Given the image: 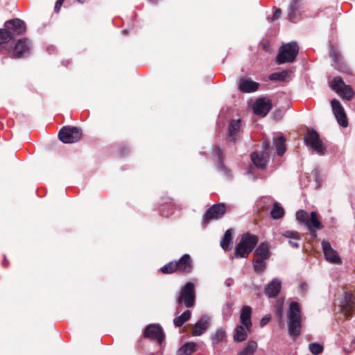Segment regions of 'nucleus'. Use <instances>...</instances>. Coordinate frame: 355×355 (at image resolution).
I'll return each mask as SVG.
<instances>
[{
	"label": "nucleus",
	"mask_w": 355,
	"mask_h": 355,
	"mask_svg": "<svg viewBox=\"0 0 355 355\" xmlns=\"http://www.w3.org/2000/svg\"><path fill=\"white\" fill-rule=\"evenodd\" d=\"M271 319V317L268 315H265L260 321V326L263 327L265 326Z\"/></svg>",
	"instance_id": "41"
},
{
	"label": "nucleus",
	"mask_w": 355,
	"mask_h": 355,
	"mask_svg": "<svg viewBox=\"0 0 355 355\" xmlns=\"http://www.w3.org/2000/svg\"><path fill=\"white\" fill-rule=\"evenodd\" d=\"M282 235L286 238L293 239L294 240L300 239V235L296 231H286L282 234Z\"/></svg>",
	"instance_id": "38"
},
{
	"label": "nucleus",
	"mask_w": 355,
	"mask_h": 355,
	"mask_svg": "<svg viewBox=\"0 0 355 355\" xmlns=\"http://www.w3.org/2000/svg\"><path fill=\"white\" fill-rule=\"evenodd\" d=\"M346 310H349L352 309V304H347L346 305V307H345Z\"/></svg>",
	"instance_id": "48"
},
{
	"label": "nucleus",
	"mask_w": 355,
	"mask_h": 355,
	"mask_svg": "<svg viewBox=\"0 0 355 355\" xmlns=\"http://www.w3.org/2000/svg\"><path fill=\"white\" fill-rule=\"evenodd\" d=\"M252 108L254 114L265 116L272 108L271 101L266 97L259 98L255 101Z\"/></svg>",
	"instance_id": "12"
},
{
	"label": "nucleus",
	"mask_w": 355,
	"mask_h": 355,
	"mask_svg": "<svg viewBox=\"0 0 355 355\" xmlns=\"http://www.w3.org/2000/svg\"><path fill=\"white\" fill-rule=\"evenodd\" d=\"M298 51V46H281L277 57V62L278 64H283L293 62Z\"/></svg>",
	"instance_id": "9"
},
{
	"label": "nucleus",
	"mask_w": 355,
	"mask_h": 355,
	"mask_svg": "<svg viewBox=\"0 0 355 355\" xmlns=\"http://www.w3.org/2000/svg\"><path fill=\"white\" fill-rule=\"evenodd\" d=\"M296 219L306 226L307 229L312 233L315 229L321 230L322 225L317 218V214L312 211L310 216L304 210H298L296 212Z\"/></svg>",
	"instance_id": "3"
},
{
	"label": "nucleus",
	"mask_w": 355,
	"mask_h": 355,
	"mask_svg": "<svg viewBox=\"0 0 355 355\" xmlns=\"http://www.w3.org/2000/svg\"><path fill=\"white\" fill-rule=\"evenodd\" d=\"M195 300V286L193 283L188 282L181 289L177 299L178 303H184L186 307L191 308L194 306Z\"/></svg>",
	"instance_id": "5"
},
{
	"label": "nucleus",
	"mask_w": 355,
	"mask_h": 355,
	"mask_svg": "<svg viewBox=\"0 0 355 355\" xmlns=\"http://www.w3.org/2000/svg\"><path fill=\"white\" fill-rule=\"evenodd\" d=\"M248 331L243 325L238 326L235 329V334L234 335V340L237 342H242L247 338Z\"/></svg>",
	"instance_id": "27"
},
{
	"label": "nucleus",
	"mask_w": 355,
	"mask_h": 355,
	"mask_svg": "<svg viewBox=\"0 0 355 355\" xmlns=\"http://www.w3.org/2000/svg\"><path fill=\"white\" fill-rule=\"evenodd\" d=\"M281 282L278 279H273L265 287L266 295L269 297H276L281 290Z\"/></svg>",
	"instance_id": "19"
},
{
	"label": "nucleus",
	"mask_w": 355,
	"mask_h": 355,
	"mask_svg": "<svg viewBox=\"0 0 355 355\" xmlns=\"http://www.w3.org/2000/svg\"><path fill=\"white\" fill-rule=\"evenodd\" d=\"M151 3H155L157 0H148Z\"/></svg>",
	"instance_id": "50"
},
{
	"label": "nucleus",
	"mask_w": 355,
	"mask_h": 355,
	"mask_svg": "<svg viewBox=\"0 0 355 355\" xmlns=\"http://www.w3.org/2000/svg\"><path fill=\"white\" fill-rule=\"evenodd\" d=\"M254 256L257 259L267 260L270 256V250L268 243H261L254 251Z\"/></svg>",
	"instance_id": "22"
},
{
	"label": "nucleus",
	"mask_w": 355,
	"mask_h": 355,
	"mask_svg": "<svg viewBox=\"0 0 355 355\" xmlns=\"http://www.w3.org/2000/svg\"><path fill=\"white\" fill-rule=\"evenodd\" d=\"M12 40L15 41V39L9 30L6 29V28L5 29H0V44H6Z\"/></svg>",
	"instance_id": "28"
},
{
	"label": "nucleus",
	"mask_w": 355,
	"mask_h": 355,
	"mask_svg": "<svg viewBox=\"0 0 355 355\" xmlns=\"http://www.w3.org/2000/svg\"><path fill=\"white\" fill-rule=\"evenodd\" d=\"M128 30H127V29H124V30H123V31H121V33H122L123 35H126V34L128 33Z\"/></svg>",
	"instance_id": "49"
},
{
	"label": "nucleus",
	"mask_w": 355,
	"mask_h": 355,
	"mask_svg": "<svg viewBox=\"0 0 355 355\" xmlns=\"http://www.w3.org/2000/svg\"><path fill=\"white\" fill-rule=\"evenodd\" d=\"M333 113L338 123L343 127L348 125V120L345 110L341 103L337 99L331 101Z\"/></svg>",
	"instance_id": "11"
},
{
	"label": "nucleus",
	"mask_w": 355,
	"mask_h": 355,
	"mask_svg": "<svg viewBox=\"0 0 355 355\" xmlns=\"http://www.w3.org/2000/svg\"><path fill=\"white\" fill-rule=\"evenodd\" d=\"M196 344L187 343L183 345L177 352V355H191L196 349Z\"/></svg>",
	"instance_id": "23"
},
{
	"label": "nucleus",
	"mask_w": 355,
	"mask_h": 355,
	"mask_svg": "<svg viewBox=\"0 0 355 355\" xmlns=\"http://www.w3.org/2000/svg\"><path fill=\"white\" fill-rule=\"evenodd\" d=\"M321 245L324 258L328 262L333 264H340L342 263L338 253L332 248L329 241H322Z\"/></svg>",
	"instance_id": "10"
},
{
	"label": "nucleus",
	"mask_w": 355,
	"mask_h": 355,
	"mask_svg": "<svg viewBox=\"0 0 355 355\" xmlns=\"http://www.w3.org/2000/svg\"><path fill=\"white\" fill-rule=\"evenodd\" d=\"M85 0H78V2L80 3H84Z\"/></svg>",
	"instance_id": "51"
},
{
	"label": "nucleus",
	"mask_w": 355,
	"mask_h": 355,
	"mask_svg": "<svg viewBox=\"0 0 355 355\" xmlns=\"http://www.w3.org/2000/svg\"><path fill=\"white\" fill-rule=\"evenodd\" d=\"M252 308L249 306H244L240 315V320L242 325L248 330H250L252 327L251 322Z\"/></svg>",
	"instance_id": "21"
},
{
	"label": "nucleus",
	"mask_w": 355,
	"mask_h": 355,
	"mask_svg": "<svg viewBox=\"0 0 355 355\" xmlns=\"http://www.w3.org/2000/svg\"><path fill=\"white\" fill-rule=\"evenodd\" d=\"M64 0H58L55 3L54 10L55 12H58L60 10V8L63 3Z\"/></svg>",
	"instance_id": "42"
},
{
	"label": "nucleus",
	"mask_w": 355,
	"mask_h": 355,
	"mask_svg": "<svg viewBox=\"0 0 355 355\" xmlns=\"http://www.w3.org/2000/svg\"><path fill=\"white\" fill-rule=\"evenodd\" d=\"M271 216L273 219L281 218L284 214V209L277 202H274L273 207L270 212Z\"/></svg>",
	"instance_id": "30"
},
{
	"label": "nucleus",
	"mask_w": 355,
	"mask_h": 355,
	"mask_svg": "<svg viewBox=\"0 0 355 355\" xmlns=\"http://www.w3.org/2000/svg\"><path fill=\"white\" fill-rule=\"evenodd\" d=\"M266 268V260L255 258L254 261V269L258 273H261Z\"/></svg>",
	"instance_id": "35"
},
{
	"label": "nucleus",
	"mask_w": 355,
	"mask_h": 355,
	"mask_svg": "<svg viewBox=\"0 0 355 355\" xmlns=\"http://www.w3.org/2000/svg\"><path fill=\"white\" fill-rule=\"evenodd\" d=\"M28 40L26 38L20 39L17 41V42L15 44H28Z\"/></svg>",
	"instance_id": "43"
},
{
	"label": "nucleus",
	"mask_w": 355,
	"mask_h": 355,
	"mask_svg": "<svg viewBox=\"0 0 355 355\" xmlns=\"http://www.w3.org/2000/svg\"><path fill=\"white\" fill-rule=\"evenodd\" d=\"M329 85L330 87L344 99L349 101L354 96L352 88L349 85H346L340 77L334 78L329 83Z\"/></svg>",
	"instance_id": "4"
},
{
	"label": "nucleus",
	"mask_w": 355,
	"mask_h": 355,
	"mask_svg": "<svg viewBox=\"0 0 355 355\" xmlns=\"http://www.w3.org/2000/svg\"><path fill=\"white\" fill-rule=\"evenodd\" d=\"M289 244L293 246V248H299V243L295 241H289Z\"/></svg>",
	"instance_id": "45"
},
{
	"label": "nucleus",
	"mask_w": 355,
	"mask_h": 355,
	"mask_svg": "<svg viewBox=\"0 0 355 355\" xmlns=\"http://www.w3.org/2000/svg\"><path fill=\"white\" fill-rule=\"evenodd\" d=\"M177 263L176 261H171L162 268H161V271L163 273L170 274L173 273L175 271H178L177 268Z\"/></svg>",
	"instance_id": "34"
},
{
	"label": "nucleus",
	"mask_w": 355,
	"mask_h": 355,
	"mask_svg": "<svg viewBox=\"0 0 355 355\" xmlns=\"http://www.w3.org/2000/svg\"><path fill=\"white\" fill-rule=\"evenodd\" d=\"M299 0H293L289 7L288 17L291 22H295L296 12L297 10V3Z\"/></svg>",
	"instance_id": "33"
},
{
	"label": "nucleus",
	"mask_w": 355,
	"mask_h": 355,
	"mask_svg": "<svg viewBox=\"0 0 355 355\" xmlns=\"http://www.w3.org/2000/svg\"><path fill=\"white\" fill-rule=\"evenodd\" d=\"M285 141L286 139L282 135L274 139L273 143L276 147L277 153L279 156L283 155L286 151Z\"/></svg>",
	"instance_id": "24"
},
{
	"label": "nucleus",
	"mask_w": 355,
	"mask_h": 355,
	"mask_svg": "<svg viewBox=\"0 0 355 355\" xmlns=\"http://www.w3.org/2000/svg\"><path fill=\"white\" fill-rule=\"evenodd\" d=\"M225 212V207L223 203L214 205L210 207L204 217L205 223H208L209 220L213 219L220 218L223 216Z\"/></svg>",
	"instance_id": "16"
},
{
	"label": "nucleus",
	"mask_w": 355,
	"mask_h": 355,
	"mask_svg": "<svg viewBox=\"0 0 355 355\" xmlns=\"http://www.w3.org/2000/svg\"><path fill=\"white\" fill-rule=\"evenodd\" d=\"M280 15H281V10L276 9L274 11L272 16L270 18V21H274L277 20V19H279Z\"/></svg>",
	"instance_id": "40"
},
{
	"label": "nucleus",
	"mask_w": 355,
	"mask_h": 355,
	"mask_svg": "<svg viewBox=\"0 0 355 355\" xmlns=\"http://www.w3.org/2000/svg\"><path fill=\"white\" fill-rule=\"evenodd\" d=\"M81 136V129L76 127H63L58 134L59 139L65 144L77 142Z\"/></svg>",
	"instance_id": "7"
},
{
	"label": "nucleus",
	"mask_w": 355,
	"mask_h": 355,
	"mask_svg": "<svg viewBox=\"0 0 355 355\" xmlns=\"http://www.w3.org/2000/svg\"><path fill=\"white\" fill-rule=\"evenodd\" d=\"M232 230L230 229L225 232L224 236L220 241V246L225 250H229L230 249V245L232 241Z\"/></svg>",
	"instance_id": "26"
},
{
	"label": "nucleus",
	"mask_w": 355,
	"mask_h": 355,
	"mask_svg": "<svg viewBox=\"0 0 355 355\" xmlns=\"http://www.w3.org/2000/svg\"><path fill=\"white\" fill-rule=\"evenodd\" d=\"M0 52L8 53L12 57L19 58L29 53L27 46H0Z\"/></svg>",
	"instance_id": "13"
},
{
	"label": "nucleus",
	"mask_w": 355,
	"mask_h": 355,
	"mask_svg": "<svg viewBox=\"0 0 355 355\" xmlns=\"http://www.w3.org/2000/svg\"><path fill=\"white\" fill-rule=\"evenodd\" d=\"M241 130V120H233L231 121L230 128H229V133L230 137L232 140H235L237 134Z\"/></svg>",
	"instance_id": "25"
},
{
	"label": "nucleus",
	"mask_w": 355,
	"mask_h": 355,
	"mask_svg": "<svg viewBox=\"0 0 355 355\" xmlns=\"http://www.w3.org/2000/svg\"><path fill=\"white\" fill-rule=\"evenodd\" d=\"M282 44H289V45H291V44H297V43L295 41H291V42H287V43L282 42Z\"/></svg>",
	"instance_id": "46"
},
{
	"label": "nucleus",
	"mask_w": 355,
	"mask_h": 355,
	"mask_svg": "<svg viewBox=\"0 0 355 355\" xmlns=\"http://www.w3.org/2000/svg\"><path fill=\"white\" fill-rule=\"evenodd\" d=\"M309 348L313 354H319L323 351V346L317 343H310Z\"/></svg>",
	"instance_id": "37"
},
{
	"label": "nucleus",
	"mask_w": 355,
	"mask_h": 355,
	"mask_svg": "<svg viewBox=\"0 0 355 355\" xmlns=\"http://www.w3.org/2000/svg\"><path fill=\"white\" fill-rule=\"evenodd\" d=\"M5 27L6 29L9 30L14 36L21 35L26 31V24L24 21L18 18L7 21L5 23Z\"/></svg>",
	"instance_id": "15"
},
{
	"label": "nucleus",
	"mask_w": 355,
	"mask_h": 355,
	"mask_svg": "<svg viewBox=\"0 0 355 355\" xmlns=\"http://www.w3.org/2000/svg\"><path fill=\"white\" fill-rule=\"evenodd\" d=\"M231 284H232V282H231V281H230V280H227V281L225 282V285H226L227 286H231Z\"/></svg>",
	"instance_id": "47"
},
{
	"label": "nucleus",
	"mask_w": 355,
	"mask_h": 355,
	"mask_svg": "<svg viewBox=\"0 0 355 355\" xmlns=\"http://www.w3.org/2000/svg\"><path fill=\"white\" fill-rule=\"evenodd\" d=\"M209 319L207 317H202L194 325L192 334L194 336H201L209 327Z\"/></svg>",
	"instance_id": "20"
},
{
	"label": "nucleus",
	"mask_w": 355,
	"mask_h": 355,
	"mask_svg": "<svg viewBox=\"0 0 355 355\" xmlns=\"http://www.w3.org/2000/svg\"><path fill=\"white\" fill-rule=\"evenodd\" d=\"M261 151L259 153L254 152L251 154V159L253 164L259 168H266L270 154V146L268 141H265L262 144Z\"/></svg>",
	"instance_id": "6"
},
{
	"label": "nucleus",
	"mask_w": 355,
	"mask_h": 355,
	"mask_svg": "<svg viewBox=\"0 0 355 355\" xmlns=\"http://www.w3.org/2000/svg\"><path fill=\"white\" fill-rule=\"evenodd\" d=\"M288 319L290 335L297 336L300 334L301 327L300 310L297 302H293L291 303L288 311Z\"/></svg>",
	"instance_id": "2"
},
{
	"label": "nucleus",
	"mask_w": 355,
	"mask_h": 355,
	"mask_svg": "<svg viewBox=\"0 0 355 355\" xmlns=\"http://www.w3.org/2000/svg\"><path fill=\"white\" fill-rule=\"evenodd\" d=\"M225 331L223 328H219L211 336V340L214 344H218L222 342L225 338Z\"/></svg>",
	"instance_id": "32"
},
{
	"label": "nucleus",
	"mask_w": 355,
	"mask_h": 355,
	"mask_svg": "<svg viewBox=\"0 0 355 355\" xmlns=\"http://www.w3.org/2000/svg\"><path fill=\"white\" fill-rule=\"evenodd\" d=\"M306 144L311 147V148L316 152L320 155H323L325 153V148L320 139L318 133L313 130H309L306 135L304 137Z\"/></svg>",
	"instance_id": "8"
},
{
	"label": "nucleus",
	"mask_w": 355,
	"mask_h": 355,
	"mask_svg": "<svg viewBox=\"0 0 355 355\" xmlns=\"http://www.w3.org/2000/svg\"><path fill=\"white\" fill-rule=\"evenodd\" d=\"M191 315V313L189 310L185 311L181 315L174 318V324L178 327L182 326L185 322L188 321L190 319Z\"/></svg>",
	"instance_id": "29"
},
{
	"label": "nucleus",
	"mask_w": 355,
	"mask_h": 355,
	"mask_svg": "<svg viewBox=\"0 0 355 355\" xmlns=\"http://www.w3.org/2000/svg\"><path fill=\"white\" fill-rule=\"evenodd\" d=\"M144 336L156 340L161 344L164 339V334L162 327L158 324H149L145 329Z\"/></svg>",
	"instance_id": "14"
},
{
	"label": "nucleus",
	"mask_w": 355,
	"mask_h": 355,
	"mask_svg": "<svg viewBox=\"0 0 355 355\" xmlns=\"http://www.w3.org/2000/svg\"><path fill=\"white\" fill-rule=\"evenodd\" d=\"M176 263L178 271L181 272L188 273L193 267L191 257L188 254H184Z\"/></svg>",
	"instance_id": "18"
},
{
	"label": "nucleus",
	"mask_w": 355,
	"mask_h": 355,
	"mask_svg": "<svg viewBox=\"0 0 355 355\" xmlns=\"http://www.w3.org/2000/svg\"><path fill=\"white\" fill-rule=\"evenodd\" d=\"M304 286H306V285H305V284H301V286H300V287H301L302 288H304Z\"/></svg>",
	"instance_id": "52"
},
{
	"label": "nucleus",
	"mask_w": 355,
	"mask_h": 355,
	"mask_svg": "<svg viewBox=\"0 0 355 355\" xmlns=\"http://www.w3.org/2000/svg\"><path fill=\"white\" fill-rule=\"evenodd\" d=\"M330 57L332 58L335 62L338 63L341 59V55L338 52L332 51L330 53Z\"/></svg>",
	"instance_id": "39"
},
{
	"label": "nucleus",
	"mask_w": 355,
	"mask_h": 355,
	"mask_svg": "<svg viewBox=\"0 0 355 355\" xmlns=\"http://www.w3.org/2000/svg\"><path fill=\"white\" fill-rule=\"evenodd\" d=\"M259 84L249 78H242L239 81V88L245 93L254 92L259 88Z\"/></svg>",
	"instance_id": "17"
},
{
	"label": "nucleus",
	"mask_w": 355,
	"mask_h": 355,
	"mask_svg": "<svg viewBox=\"0 0 355 355\" xmlns=\"http://www.w3.org/2000/svg\"><path fill=\"white\" fill-rule=\"evenodd\" d=\"M288 77V71H283L281 72H276L269 76L270 80L284 81Z\"/></svg>",
	"instance_id": "36"
},
{
	"label": "nucleus",
	"mask_w": 355,
	"mask_h": 355,
	"mask_svg": "<svg viewBox=\"0 0 355 355\" xmlns=\"http://www.w3.org/2000/svg\"><path fill=\"white\" fill-rule=\"evenodd\" d=\"M257 347V343L255 341L248 342L247 346L238 355H253Z\"/></svg>",
	"instance_id": "31"
},
{
	"label": "nucleus",
	"mask_w": 355,
	"mask_h": 355,
	"mask_svg": "<svg viewBox=\"0 0 355 355\" xmlns=\"http://www.w3.org/2000/svg\"><path fill=\"white\" fill-rule=\"evenodd\" d=\"M215 150H216V153L218 155V159L220 160L222 159V151H221V150L218 147H216Z\"/></svg>",
	"instance_id": "44"
},
{
	"label": "nucleus",
	"mask_w": 355,
	"mask_h": 355,
	"mask_svg": "<svg viewBox=\"0 0 355 355\" xmlns=\"http://www.w3.org/2000/svg\"><path fill=\"white\" fill-rule=\"evenodd\" d=\"M259 239L257 236L245 233L242 235L240 242L235 248L234 257L236 258L246 257L257 244Z\"/></svg>",
	"instance_id": "1"
}]
</instances>
